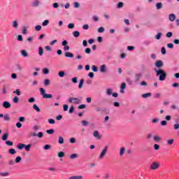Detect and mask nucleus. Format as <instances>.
<instances>
[{"mask_svg":"<svg viewBox=\"0 0 179 179\" xmlns=\"http://www.w3.org/2000/svg\"><path fill=\"white\" fill-rule=\"evenodd\" d=\"M155 72H156V76H159V80L161 82H164L166 80V78H167V73L163 69H154Z\"/></svg>","mask_w":179,"mask_h":179,"instance_id":"obj_1","label":"nucleus"},{"mask_svg":"<svg viewBox=\"0 0 179 179\" xmlns=\"http://www.w3.org/2000/svg\"><path fill=\"white\" fill-rule=\"evenodd\" d=\"M40 94L43 99H52V94L45 93V90L44 88L39 89Z\"/></svg>","mask_w":179,"mask_h":179,"instance_id":"obj_2","label":"nucleus"},{"mask_svg":"<svg viewBox=\"0 0 179 179\" xmlns=\"http://www.w3.org/2000/svg\"><path fill=\"white\" fill-rule=\"evenodd\" d=\"M108 151V145H106L103 149L102 150L101 154L99 155V159L101 160L104 159L106 155H107V152Z\"/></svg>","mask_w":179,"mask_h":179,"instance_id":"obj_3","label":"nucleus"},{"mask_svg":"<svg viewBox=\"0 0 179 179\" xmlns=\"http://www.w3.org/2000/svg\"><path fill=\"white\" fill-rule=\"evenodd\" d=\"M141 78H142V73H136L134 75V83L136 85H139V82H141Z\"/></svg>","mask_w":179,"mask_h":179,"instance_id":"obj_4","label":"nucleus"},{"mask_svg":"<svg viewBox=\"0 0 179 179\" xmlns=\"http://www.w3.org/2000/svg\"><path fill=\"white\" fill-rule=\"evenodd\" d=\"M159 167H160V163H159L157 162H152L151 164V165L150 166V170H157V169H159Z\"/></svg>","mask_w":179,"mask_h":179,"instance_id":"obj_5","label":"nucleus"},{"mask_svg":"<svg viewBox=\"0 0 179 179\" xmlns=\"http://www.w3.org/2000/svg\"><path fill=\"white\" fill-rule=\"evenodd\" d=\"M155 66L158 69H162L164 66V63L162 60H157L155 63Z\"/></svg>","mask_w":179,"mask_h":179,"instance_id":"obj_6","label":"nucleus"},{"mask_svg":"<svg viewBox=\"0 0 179 179\" xmlns=\"http://www.w3.org/2000/svg\"><path fill=\"white\" fill-rule=\"evenodd\" d=\"M67 100L69 103H73L74 104H79V101H80L79 99L75 97H70Z\"/></svg>","mask_w":179,"mask_h":179,"instance_id":"obj_7","label":"nucleus"},{"mask_svg":"<svg viewBox=\"0 0 179 179\" xmlns=\"http://www.w3.org/2000/svg\"><path fill=\"white\" fill-rule=\"evenodd\" d=\"M31 136H38V138H43L44 136V133L40 131L38 134L36 132H34L31 134Z\"/></svg>","mask_w":179,"mask_h":179,"instance_id":"obj_8","label":"nucleus"},{"mask_svg":"<svg viewBox=\"0 0 179 179\" xmlns=\"http://www.w3.org/2000/svg\"><path fill=\"white\" fill-rule=\"evenodd\" d=\"M3 107L4 108H10V107H11L10 103L8 101H3Z\"/></svg>","mask_w":179,"mask_h":179,"instance_id":"obj_9","label":"nucleus"},{"mask_svg":"<svg viewBox=\"0 0 179 179\" xmlns=\"http://www.w3.org/2000/svg\"><path fill=\"white\" fill-rule=\"evenodd\" d=\"M64 56L66 58H73V57H75V55H73V53L71 52H66L64 54Z\"/></svg>","mask_w":179,"mask_h":179,"instance_id":"obj_10","label":"nucleus"},{"mask_svg":"<svg viewBox=\"0 0 179 179\" xmlns=\"http://www.w3.org/2000/svg\"><path fill=\"white\" fill-rule=\"evenodd\" d=\"M169 19L170 22L175 21L176 20V14H173V13L169 14Z\"/></svg>","mask_w":179,"mask_h":179,"instance_id":"obj_11","label":"nucleus"},{"mask_svg":"<svg viewBox=\"0 0 179 179\" xmlns=\"http://www.w3.org/2000/svg\"><path fill=\"white\" fill-rule=\"evenodd\" d=\"M94 136L96 139H101V136H100V134H99V131L97 130L94 131Z\"/></svg>","mask_w":179,"mask_h":179,"instance_id":"obj_12","label":"nucleus"},{"mask_svg":"<svg viewBox=\"0 0 179 179\" xmlns=\"http://www.w3.org/2000/svg\"><path fill=\"white\" fill-rule=\"evenodd\" d=\"M100 69L102 73H106V72H107V68L105 64L101 65Z\"/></svg>","mask_w":179,"mask_h":179,"instance_id":"obj_13","label":"nucleus"},{"mask_svg":"<svg viewBox=\"0 0 179 179\" xmlns=\"http://www.w3.org/2000/svg\"><path fill=\"white\" fill-rule=\"evenodd\" d=\"M21 55L24 58H27V57H29V53H27L26 50H21Z\"/></svg>","mask_w":179,"mask_h":179,"instance_id":"obj_14","label":"nucleus"},{"mask_svg":"<svg viewBox=\"0 0 179 179\" xmlns=\"http://www.w3.org/2000/svg\"><path fill=\"white\" fill-rule=\"evenodd\" d=\"M38 52L40 57H43V55L44 54V49H43V47L38 48Z\"/></svg>","mask_w":179,"mask_h":179,"instance_id":"obj_15","label":"nucleus"},{"mask_svg":"<svg viewBox=\"0 0 179 179\" xmlns=\"http://www.w3.org/2000/svg\"><path fill=\"white\" fill-rule=\"evenodd\" d=\"M40 6V1L38 0H35L33 3H32V6H34V8H37Z\"/></svg>","mask_w":179,"mask_h":179,"instance_id":"obj_16","label":"nucleus"},{"mask_svg":"<svg viewBox=\"0 0 179 179\" xmlns=\"http://www.w3.org/2000/svg\"><path fill=\"white\" fill-rule=\"evenodd\" d=\"M151 96H152V93L148 92V93L143 94L141 95V97L143 99H148V97H150Z\"/></svg>","mask_w":179,"mask_h":179,"instance_id":"obj_17","label":"nucleus"},{"mask_svg":"<svg viewBox=\"0 0 179 179\" xmlns=\"http://www.w3.org/2000/svg\"><path fill=\"white\" fill-rule=\"evenodd\" d=\"M8 136H9V133H5V134H3V136H1V140H2V141H7Z\"/></svg>","mask_w":179,"mask_h":179,"instance_id":"obj_18","label":"nucleus"},{"mask_svg":"<svg viewBox=\"0 0 179 179\" xmlns=\"http://www.w3.org/2000/svg\"><path fill=\"white\" fill-rule=\"evenodd\" d=\"M31 148V144H28V145L24 144V149H25L27 152H30Z\"/></svg>","mask_w":179,"mask_h":179,"instance_id":"obj_19","label":"nucleus"},{"mask_svg":"<svg viewBox=\"0 0 179 179\" xmlns=\"http://www.w3.org/2000/svg\"><path fill=\"white\" fill-rule=\"evenodd\" d=\"M24 145L25 144H23V143H18L17 145V148H18L19 150H22V149H24Z\"/></svg>","mask_w":179,"mask_h":179,"instance_id":"obj_20","label":"nucleus"},{"mask_svg":"<svg viewBox=\"0 0 179 179\" xmlns=\"http://www.w3.org/2000/svg\"><path fill=\"white\" fill-rule=\"evenodd\" d=\"M51 81L49 79H45L43 81L44 86H50Z\"/></svg>","mask_w":179,"mask_h":179,"instance_id":"obj_21","label":"nucleus"},{"mask_svg":"<svg viewBox=\"0 0 179 179\" xmlns=\"http://www.w3.org/2000/svg\"><path fill=\"white\" fill-rule=\"evenodd\" d=\"M13 27L14 29H17V27H19V23L17 22V20L13 21Z\"/></svg>","mask_w":179,"mask_h":179,"instance_id":"obj_22","label":"nucleus"},{"mask_svg":"<svg viewBox=\"0 0 179 179\" xmlns=\"http://www.w3.org/2000/svg\"><path fill=\"white\" fill-rule=\"evenodd\" d=\"M73 37H76V38H78V37H79V36H80V32H79V31H74L73 32Z\"/></svg>","mask_w":179,"mask_h":179,"instance_id":"obj_23","label":"nucleus"},{"mask_svg":"<svg viewBox=\"0 0 179 179\" xmlns=\"http://www.w3.org/2000/svg\"><path fill=\"white\" fill-rule=\"evenodd\" d=\"M83 83H85V80L83 78H82L81 80H80V83L78 85V89H82V87H83Z\"/></svg>","mask_w":179,"mask_h":179,"instance_id":"obj_24","label":"nucleus"},{"mask_svg":"<svg viewBox=\"0 0 179 179\" xmlns=\"http://www.w3.org/2000/svg\"><path fill=\"white\" fill-rule=\"evenodd\" d=\"M69 179H83V176H73L70 177Z\"/></svg>","mask_w":179,"mask_h":179,"instance_id":"obj_25","label":"nucleus"},{"mask_svg":"<svg viewBox=\"0 0 179 179\" xmlns=\"http://www.w3.org/2000/svg\"><path fill=\"white\" fill-rule=\"evenodd\" d=\"M124 153H125V148L124 147H122L120 148V156H124Z\"/></svg>","mask_w":179,"mask_h":179,"instance_id":"obj_26","label":"nucleus"},{"mask_svg":"<svg viewBox=\"0 0 179 179\" xmlns=\"http://www.w3.org/2000/svg\"><path fill=\"white\" fill-rule=\"evenodd\" d=\"M155 6L157 10L162 9L163 8V3H162V2L157 3Z\"/></svg>","mask_w":179,"mask_h":179,"instance_id":"obj_27","label":"nucleus"},{"mask_svg":"<svg viewBox=\"0 0 179 179\" xmlns=\"http://www.w3.org/2000/svg\"><path fill=\"white\" fill-rule=\"evenodd\" d=\"M46 133L48 134V135H52V134H55V130L54 129H50L46 130Z\"/></svg>","mask_w":179,"mask_h":179,"instance_id":"obj_28","label":"nucleus"},{"mask_svg":"<svg viewBox=\"0 0 179 179\" xmlns=\"http://www.w3.org/2000/svg\"><path fill=\"white\" fill-rule=\"evenodd\" d=\"M153 139H154L155 142H160V141H162V137H160L159 136H155L153 137Z\"/></svg>","mask_w":179,"mask_h":179,"instance_id":"obj_29","label":"nucleus"},{"mask_svg":"<svg viewBox=\"0 0 179 179\" xmlns=\"http://www.w3.org/2000/svg\"><path fill=\"white\" fill-rule=\"evenodd\" d=\"M57 157L59 158L65 157V152L60 151L57 153Z\"/></svg>","mask_w":179,"mask_h":179,"instance_id":"obj_30","label":"nucleus"},{"mask_svg":"<svg viewBox=\"0 0 179 179\" xmlns=\"http://www.w3.org/2000/svg\"><path fill=\"white\" fill-rule=\"evenodd\" d=\"M0 176L1 177H9V173L8 172H1Z\"/></svg>","mask_w":179,"mask_h":179,"instance_id":"obj_31","label":"nucleus"},{"mask_svg":"<svg viewBox=\"0 0 179 179\" xmlns=\"http://www.w3.org/2000/svg\"><path fill=\"white\" fill-rule=\"evenodd\" d=\"M106 94H107L108 96H111V95H113V89L108 88V89L106 90Z\"/></svg>","mask_w":179,"mask_h":179,"instance_id":"obj_32","label":"nucleus"},{"mask_svg":"<svg viewBox=\"0 0 179 179\" xmlns=\"http://www.w3.org/2000/svg\"><path fill=\"white\" fill-rule=\"evenodd\" d=\"M162 36H163V34L162 32H159L156 36H155V40H160L162 38Z\"/></svg>","mask_w":179,"mask_h":179,"instance_id":"obj_33","label":"nucleus"},{"mask_svg":"<svg viewBox=\"0 0 179 179\" xmlns=\"http://www.w3.org/2000/svg\"><path fill=\"white\" fill-rule=\"evenodd\" d=\"M33 108H34V110L37 111V113H40V111H41L40 108L38 107V106H37V104H34Z\"/></svg>","mask_w":179,"mask_h":179,"instance_id":"obj_34","label":"nucleus"},{"mask_svg":"<svg viewBox=\"0 0 179 179\" xmlns=\"http://www.w3.org/2000/svg\"><path fill=\"white\" fill-rule=\"evenodd\" d=\"M117 9H121V8H124V3L121 2V1L117 3Z\"/></svg>","mask_w":179,"mask_h":179,"instance_id":"obj_35","label":"nucleus"},{"mask_svg":"<svg viewBox=\"0 0 179 179\" xmlns=\"http://www.w3.org/2000/svg\"><path fill=\"white\" fill-rule=\"evenodd\" d=\"M58 76L59 78H64V76H65V71H59Z\"/></svg>","mask_w":179,"mask_h":179,"instance_id":"obj_36","label":"nucleus"},{"mask_svg":"<svg viewBox=\"0 0 179 179\" xmlns=\"http://www.w3.org/2000/svg\"><path fill=\"white\" fill-rule=\"evenodd\" d=\"M58 143H59V145L64 144V137H62V136H59Z\"/></svg>","mask_w":179,"mask_h":179,"instance_id":"obj_37","label":"nucleus"},{"mask_svg":"<svg viewBox=\"0 0 179 179\" xmlns=\"http://www.w3.org/2000/svg\"><path fill=\"white\" fill-rule=\"evenodd\" d=\"M15 68L17 69V71H22V69H23V68L22 67V65L19 64H15Z\"/></svg>","mask_w":179,"mask_h":179,"instance_id":"obj_38","label":"nucleus"},{"mask_svg":"<svg viewBox=\"0 0 179 179\" xmlns=\"http://www.w3.org/2000/svg\"><path fill=\"white\" fill-rule=\"evenodd\" d=\"M51 149V145L50 144H46L43 146L44 150H50Z\"/></svg>","mask_w":179,"mask_h":179,"instance_id":"obj_39","label":"nucleus"},{"mask_svg":"<svg viewBox=\"0 0 179 179\" xmlns=\"http://www.w3.org/2000/svg\"><path fill=\"white\" fill-rule=\"evenodd\" d=\"M49 24H50V20H45L42 22V26L43 27L48 26Z\"/></svg>","mask_w":179,"mask_h":179,"instance_id":"obj_40","label":"nucleus"},{"mask_svg":"<svg viewBox=\"0 0 179 179\" xmlns=\"http://www.w3.org/2000/svg\"><path fill=\"white\" fill-rule=\"evenodd\" d=\"M43 75H48L50 73V70L48 68H45L43 69Z\"/></svg>","mask_w":179,"mask_h":179,"instance_id":"obj_41","label":"nucleus"},{"mask_svg":"<svg viewBox=\"0 0 179 179\" xmlns=\"http://www.w3.org/2000/svg\"><path fill=\"white\" fill-rule=\"evenodd\" d=\"M14 94H17V96H20L22 94V92H20V90L17 89L15 91L13 92Z\"/></svg>","mask_w":179,"mask_h":179,"instance_id":"obj_42","label":"nucleus"},{"mask_svg":"<svg viewBox=\"0 0 179 179\" xmlns=\"http://www.w3.org/2000/svg\"><path fill=\"white\" fill-rule=\"evenodd\" d=\"M161 52H162V55H166V54L167 53V52L166 51V48L164 46H163L161 48Z\"/></svg>","mask_w":179,"mask_h":179,"instance_id":"obj_43","label":"nucleus"},{"mask_svg":"<svg viewBox=\"0 0 179 179\" xmlns=\"http://www.w3.org/2000/svg\"><path fill=\"white\" fill-rule=\"evenodd\" d=\"M8 153H10V155H15L16 154V150L11 148L8 150Z\"/></svg>","mask_w":179,"mask_h":179,"instance_id":"obj_44","label":"nucleus"},{"mask_svg":"<svg viewBox=\"0 0 179 179\" xmlns=\"http://www.w3.org/2000/svg\"><path fill=\"white\" fill-rule=\"evenodd\" d=\"M15 162V163H20V162H22V157L20 156L16 157Z\"/></svg>","mask_w":179,"mask_h":179,"instance_id":"obj_45","label":"nucleus"},{"mask_svg":"<svg viewBox=\"0 0 179 179\" xmlns=\"http://www.w3.org/2000/svg\"><path fill=\"white\" fill-rule=\"evenodd\" d=\"M92 70L93 72H99V68L94 65L92 66Z\"/></svg>","mask_w":179,"mask_h":179,"instance_id":"obj_46","label":"nucleus"},{"mask_svg":"<svg viewBox=\"0 0 179 179\" xmlns=\"http://www.w3.org/2000/svg\"><path fill=\"white\" fill-rule=\"evenodd\" d=\"M81 124L83 127H87V125H89V122L86 121V120H83L81 122Z\"/></svg>","mask_w":179,"mask_h":179,"instance_id":"obj_47","label":"nucleus"},{"mask_svg":"<svg viewBox=\"0 0 179 179\" xmlns=\"http://www.w3.org/2000/svg\"><path fill=\"white\" fill-rule=\"evenodd\" d=\"M167 143H168V145L171 146V145H173V143H174V139L171 138V139L168 140L167 141Z\"/></svg>","mask_w":179,"mask_h":179,"instance_id":"obj_48","label":"nucleus"},{"mask_svg":"<svg viewBox=\"0 0 179 179\" xmlns=\"http://www.w3.org/2000/svg\"><path fill=\"white\" fill-rule=\"evenodd\" d=\"M3 118H4V121H10V117H9V115H8V114L4 115Z\"/></svg>","mask_w":179,"mask_h":179,"instance_id":"obj_49","label":"nucleus"},{"mask_svg":"<svg viewBox=\"0 0 179 179\" xmlns=\"http://www.w3.org/2000/svg\"><path fill=\"white\" fill-rule=\"evenodd\" d=\"M68 29H75V24L70 23L67 25Z\"/></svg>","mask_w":179,"mask_h":179,"instance_id":"obj_50","label":"nucleus"},{"mask_svg":"<svg viewBox=\"0 0 179 179\" xmlns=\"http://www.w3.org/2000/svg\"><path fill=\"white\" fill-rule=\"evenodd\" d=\"M85 54H90L92 52V49L90 48H87L85 49Z\"/></svg>","mask_w":179,"mask_h":179,"instance_id":"obj_51","label":"nucleus"},{"mask_svg":"<svg viewBox=\"0 0 179 179\" xmlns=\"http://www.w3.org/2000/svg\"><path fill=\"white\" fill-rule=\"evenodd\" d=\"M22 34H27V27H24L23 29H22Z\"/></svg>","mask_w":179,"mask_h":179,"instance_id":"obj_52","label":"nucleus"},{"mask_svg":"<svg viewBox=\"0 0 179 179\" xmlns=\"http://www.w3.org/2000/svg\"><path fill=\"white\" fill-rule=\"evenodd\" d=\"M13 103L17 104V103H19V97L17 96H15L13 99Z\"/></svg>","mask_w":179,"mask_h":179,"instance_id":"obj_53","label":"nucleus"},{"mask_svg":"<svg viewBox=\"0 0 179 179\" xmlns=\"http://www.w3.org/2000/svg\"><path fill=\"white\" fill-rule=\"evenodd\" d=\"M6 145H7L8 146H13V142L10 141H6Z\"/></svg>","mask_w":179,"mask_h":179,"instance_id":"obj_54","label":"nucleus"},{"mask_svg":"<svg viewBox=\"0 0 179 179\" xmlns=\"http://www.w3.org/2000/svg\"><path fill=\"white\" fill-rule=\"evenodd\" d=\"M166 37H167V38H171V37H173V32L166 33Z\"/></svg>","mask_w":179,"mask_h":179,"instance_id":"obj_55","label":"nucleus"},{"mask_svg":"<svg viewBox=\"0 0 179 179\" xmlns=\"http://www.w3.org/2000/svg\"><path fill=\"white\" fill-rule=\"evenodd\" d=\"M70 159H78V154H72L70 155Z\"/></svg>","mask_w":179,"mask_h":179,"instance_id":"obj_56","label":"nucleus"},{"mask_svg":"<svg viewBox=\"0 0 179 179\" xmlns=\"http://www.w3.org/2000/svg\"><path fill=\"white\" fill-rule=\"evenodd\" d=\"M104 27H100L99 29H98V33H104Z\"/></svg>","mask_w":179,"mask_h":179,"instance_id":"obj_57","label":"nucleus"},{"mask_svg":"<svg viewBox=\"0 0 179 179\" xmlns=\"http://www.w3.org/2000/svg\"><path fill=\"white\" fill-rule=\"evenodd\" d=\"M28 101L29 103H34L36 101V98L35 97H31L28 99Z\"/></svg>","mask_w":179,"mask_h":179,"instance_id":"obj_58","label":"nucleus"},{"mask_svg":"<svg viewBox=\"0 0 179 179\" xmlns=\"http://www.w3.org/2000/svg\"><path fill=\"white\" fill-rule=\"evenodd\" d=\"M78 110H83V108H86V105L81 104V105L78 106Z\"/></svg>","mask_w":179,"mask_h":179,"instance_id":"obj_59","label":"nucleus"},{"mask_svg":"<svg viewBox=\"0 0 179 179\" xmlns=\"http://www.w3.org/2000/svg\"><path fill=\"white\" fill-rule=\"evenodd\" d=\"M71 82L73 83H78V77H74L71 78Z\"/></svg>","mask_w":179,"mask_h":179,"instance_id":"obj_60","label":"nucleus"},{"mask_svg":"<svg viewBox=\"0 0 179 179\" xmlns=\"http://www.w3.org/2000/svg\"><path fill=\"white\" fill-rule=\"evenodd\" d=\"M161 125L162 127H166V125H167V120L161 121Z\"/></svg>","mask_w":179,"mask_h":179,"instance_id":"obj_61","label":"nucleus"},{"mask_svg":"<svg viewBox=\"0 0 179 179\" xmlns=\"http://www.w3.org/2000/svg\"><path fill=\"white\" fill-rule=\"evenodd\" d=\"M17 40L18 41H23V36H22V35H18V36H17Z\"/></svg>","mask_w":179,"mask_h":179,"instance_id":"obj_62","label":"nucleus"},{"mask_svg":"<svg viewBox=\"0 0 179 179\" xmlns=\"http://www.w3.org/2000/svg\"><path fill=\"white\" fill-rule=\"evenodd\" d=\"M38 129H40V126L35 125L33 127V131H38Z\"/></svg>","mask_w":179,"mask_h":179,"instance_id":"obj_63","label":"nucleus"},{"mask_svg":"<svg viewBox=\"0 0 179 179\" xmlns=\"http://www.w3.org/2000/svg\"><path fill=\"white\" fill-rule=\"evenodd\" d=\"M173 129H176V130L179 129V124L178 123H176L173 125Z\"/></svg>","mask_w":179,"mask_h":179,"instance_id":"obj_64","label":"nucleus"}]
</instances>
